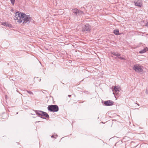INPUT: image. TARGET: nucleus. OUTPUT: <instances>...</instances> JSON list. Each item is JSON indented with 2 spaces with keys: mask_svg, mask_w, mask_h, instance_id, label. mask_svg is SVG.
<instances>
[{
  "mask_svg": "<svg viewBox=\"0 0 148 148\" xmlns=\"http://www.w3.org/2000/svg\"><path fill=\"white\" fill-rule=\"evenodd\" d=\"M145 26L148 27V22L146 23Z\"/></svg>",
  "mask_w": 148,
  "mask_h": 148,
  "instance_id": "b1692460",
  "label": "nucleus"
},
{
  "mask_svg": "<svg viewBox=\"0 0 148 148\" xmlns=\"http://www.w3.org/2000/svg\"><path fill=\"white\" fill-rule=\"evenodd\" d=\"M30 93V94H33V93Z\"/></svg>",
  "mask_w": 148,
  "mask_h": 148,
  "instance_id": "2f4dec72",
  "label": "nucleus"
},
{
  "mask_svg": "<svg viewBox=\"0 0 148 148\" xmlns=\"http://www.w3.org/2000/svg\"><path fill=\"white\" fill-rule=\"evenodd\" d=\"M114 102L111 100H107L105 101L103 105L106 106H111L112 105Z\"/></svg>",
  "mask_w": 148,
  "mask_h": 148,
  "instance_id": "6e6552de",
  "label": "nucleus"
},
{
  "mask_svg": "<svg viewBox=\"0 0 148 148\" xmlns=\"http://www.w3.org/2000/svg\"><path fill=\"white\" fill-rule=\"evenodd\" d=\"M47 109L49 111L51 112H56L58 111L59 108L56 105H51L48 106Z\"/></svg>",
  "mask_w": 148,
  "mask_h": 148,
  "instance_id": "f03ea898",
  "label": "nucleus"
},
{
  "mask_svg": "<svg viewBox=\"0 0 148 148\" xmlns=\"http://www.w3.org/2000/svg\"><path fill=\"white\" fill-rule=\"evenodd\" d=\"M143 66L139 64H135L133 67V69L136 72L140 73L143 72Z\"/></svg>",
  "mask_w": 148,
  "mask_h": 148,
  "instance_id": "f257e3e1",
  "label": "nucleus"
},
{
  "mask_svg": "<svg viewBox=\"0 0 148 148\" xmlns=\"http://www.w3.org/2000/svg\"><path fill=\"white\" fill-rule=\"evenodd\" d=\"M7 26H8V27H11L12 26V25L10 24H9L8 23Z\"/></svg>",
  "mask_w": 148,
  "mask_h": 148,
  "instance_id": "412c9836",
  "label": "nucleus"
},
{
  "mask_svg": "<svg viewBox=\"0 0 148 148\" xmlns=\"http://www.w3.org/2000/svg\"><path fill=\"white\" fill-rule=\"evenodd\" d=\"M31 22H32V19L31 18L29 15H26V16H25L24 22L23 23H29Z\"/></svg>",
  "mask_w": 148,
  "mask_h": 148,
  "instance_id": "39448f33",
  "label": "nucleus"
},
{
  "mask_svg": "<svg viewBox=\"0 0 148 148\" xmlns=\"http://www.w3.org/2000/svg\"><path fill=\"white\" fill-rule=\"evenodd\" d=\"M57 136H58L57 135H52L51 136V137L52 138H55V137H56V136L57 137Z\"/></svg>",
  "mask_w": 148,
  "mask_h": 148,
  "instance_id": "6ab92c4d",
  "label": "nucleus"
},
{
  "mask_svg": "<svg viewBox=\"0 0 148 148\" xmlns=\"http://www.w3.org/2000/svg\"><path fill=\"white\" fill-rule=\"evenodd\" d=\"M18 112H17L16 113V114H18Z\"/></svg>",
  "mask_w": 148,
  "mask_h": 148,
  "instance_id": "7c9ffc66",
  "label": "nucleus"
},
{
  "mask_svg": "<svg viewBox=\"0 0 148 148\" xmlns=\"http://www.w3.org/2000/svg\"><path fill=\"white\" fill-rule=\"evenodd\" d=\"M72 11L73 14L75 16H77L78 15H82L84 13L83 12L79 10L76 8L72 9Z\"/></svg>",
  "mask_w": 148,
  "mask_h": 148,
  "instance_id": "20e7f679",
  "label": "nucleus"
},
{
  "mask_svg": "<svg viewBox=\"0 0 148 148\" xmlns=\"http://www.w3.org/2000/svg\"><path fill=\"white\" fill-rule=\"evenodd\" d=\"M33 110L34 111L35 113L36 114L38 115V116H40V115L41 113V112H42V111L41 110Z\"/></svg>",
  "mask_w": 148,
  "mask_h": 148,
  "instance_id": "f8f14e48",
  "label": "nucleus"
},
{
  "mask_svg": "<svg viewBox=\"0 0 148 148\" xmlns=\"http://www.w3.org/2000/svg\"><path fill=\"white\" fill-rule=\"evenodd\" d=\"M111 53V54H113V55L118 57H119L121 55L118 53H116L114 52H112Z\"/></svg>",
  "mask_w": 148,
  "mask_h": 148,
  "instance_id": "4468645a",
  "label": "nucleus"
},
{
  "mask_svg": "<svg viewBox=\"0 0 148 148\" xmlns=\"http://www.w3.org/2000/svg\"><path fill=\"white\" fill-rule=\"evenodd\" d=\"M114 89L116 92H119L121 91V89L118 86H115Z\"/></svg>",
  "mask_w": 148,
  "mask_h": 148,
  "instance_id": "9b49d317",
  "label": "nucleus"
},
{
  "mask_svg": "<svg viewBox=\"0 0 148 148\" xmlns=\"http://www.w3.org/2000/svg\"><path fill=\"white\" fill-rule=\"evenodd\" d=\"M36 117H35V116H33V118H36Z\"/></svg>",
  "mask_w": 148,
  "mask_h": 148,
  "instance_id": "c756f323",
  "label": "nucleus"
},
{
  "mask_svg": "<svg viewBox=\"0 0 148 148\" xmlns=\"http://www.w3.org/2000/svg\"><path fill=\"white\" fill-rule=\"evenodd\" d=\"M91 29V26L88 24H86L83 27L82 31L85 33H87L89 32Z\"/></svg>",
  "mask_w": 148,
  "mask_h": 148,
  "instance_id": "7ed1b4c3",
  "label": "nucleus"
},
{
  "mask_svg": "<svg viewBox=\"0 0 148 148\" xmlns=\"http://www.w3.org/2000/svg\"><path fill=\"white\" fill-rule=\"evenodd\" d=\"M21 12H17L15 13V16L14 17V19L17 21L18 22V21H19V18H20Z\"/></svg>",
  "mask_w": 148,
  "mask_h": 148,
  "instance_id": "1a4fd4ad",
  "label": "nucleus"
},
{
  "mask_svg": "<svg viewBox=\"0 0 148 148\" xmlns=\"http://www.w3.org/2000/svg\"><path fill=\"white\" fill-rule=\"evenodd\" d=\"M7 98V96L6 95H5V98L6 99Z\"/></svg>",
  "mask_w": 148,
  "mask_h": 148,
  "instance_id": "a878e982",
  "label": "nucleus"
},
{
  "mask_svg": "<svg viewBox=\"0 0 148 148\" xmlns=\"http://www.w3.org/2000/svg\"><path fill=\"white\" fill-rule=\"evenodd\" d=\"M40 122V121H36V123H37V122Z\"/></svg>",
  "mask_w": 148,
  "mask_h": 148,
  "instance_id": "c85d7f7f",
  "label": "nucleus"
},
{
  "mask_svg": "<svg viewBox=\"0 0 148 148\" xmlns=\"http://www.w3.org/2000/svg\"><path fill=\"white\" fill-rule=\"evenodd\" d=\"M68 96L69 97H70L71 96V95H68Z\"/></svg>",
  "mask_w": 148,
  "mask_h": 148,
  "instance_id": "393cba45",
  "label": "nucleus"
},
{
  "mask_svg": "<svg viewBox=\"0 0 148 148\" xmlns=\"http://www.w3.org/2000/svg\"><path fill=\"white\" fill-rule=\"evenodd\" d=\"M25 91H26L27 92H28V93H29V92H32L30 91H29L28 90H26Z\"/></svg>",
  "mask_w": 148,
  "mask_h": 148,
  "instance_id": "5701e85b",
  "label": "nucleus"
},
{
  "mask_svg": "<svg viewBox=\"0 0 148 148\" xmlns=\"http://www.w3.org/2000/svg\"><path fill=\"white\" fill-rule=\"evenodd\" d=\"M31 115H35V114H32V113H31Z\"/></svg>",
  "mask_w": 148,
  "mask_h": 148,
  "instance_id": "bb28decb",
  "label": "nucleus"
},
{
  "mask_svg": "<svg viewBox=\"0 0 148 148\" xmlns=\"http://www.w3.org/2000/svg\"><path fill=\"white\" fill-rule=\"evenodd\" d=\"M11 3L12 5H14L15 3V0H10Z\"/></svg>",
  "mask_w": 148,
  "mask_h": 148,
  "instance_id": "f3484780",
  "label": "nucleus"
},
{
  "mask_svg": "<svg viewBox=\"0 0 148 148\" xmlns=\"http://www.w3.org/2000/svg\"><path fill=\"white\" fill-rule=\"evenodd\" d=\"M147 51V49L146 48H144L143 49L141 50L140 51L139 53H144L145 52Z\"/></svg>",
  "mask_w": 148,
  "mask_h": 148,
  "instance_id": "dca6fc26",
  "label": "nucleus"
},
{
  "mask_svg": "<svg viewBox=\"0 0 148 148\" xmlns=\"http://www.w3.org/2000/svg\"><path fill=\"white\" fill-rule=\"evenodd\" d=\"M114 33L116 35H119L120 34L119 33V30L118 29H114Z\"/></svg>",
  "mask_w": 148,
  "mask_h": 148,
  "instance_id": "2eb2a0df",
  "label": "nucleus"
},
{
  "mask_svg": "<svg viewBox=\"0 0 148 148\" xmlns=\"http://www.w3.org/2000/svg\"><path fill=\"white\" fill-rule=\"evenodd\" d=\"M7 24H8V23H7L6 22H3L2 23V25H3L4 26H7Z\"/></svg>",
  "mask_w": 148,
  "mask_h": 148,
  "instance_id": "a211bd4d",
  "label": "nucleus"
},
{
  "mask_svg": "<svg viewBox=\"0 0 148 148\" xmlns=\"http://www.w3.org/2000/svg\"><path fill=\"white\" fill-rule=\"evenodd\" d=\"M25 16H26V14H21L20 15V18H19V21H18V23H20L22 22L23 21L24 22Z\"/></svg>",
  "mask_w": 148,
  "mask_h": 148,
  "instance_id": "0eeeda50",
  "label": "nucleus"
},
{
  "mask_svg": "<svg viewBox=\"0 0 148 148\" xmlns=\"http://www.w3.org/2000/svg\"><path fill=\"white\" fill-rule=\"evenodd\" d=\"M135 5L139 7H140L142 5V3L141 1H138L136 2L134 1Z\"/></svg>",
  "mask_w": 148,
  "mask_h": 148,
  "instance_id": "9d476101",
  "label": "nucleus"
},
{
  "mask_svg": "<svg viewBox=\"0 0 148 148\" xmlns=\"http://www.w3.org/2000/svg\"><path fill=\"white\" fill-rule=\"evenodd\" d=\"M41 112V113L40 115V116H39L42 119H46V118L45 117H43V116H45L46 118H49V116L47 114V113L44 112L43 111H42V112Z\"/></svg>",
  "mask_w": 148,
  "mask_h": 148,
  "instance_id": "423d86ee",
  "label": "nucleus"
},
{
  "mask_svg": "<svg viewBox=\"0 0 148 148\" xmlns=\"http://www.w3.org/2000/svg\"><path fill=\"white\" fill-rule=\"evenodd\" d=\"M118 58H119L121 59L122 60H125V59L123 57H119Z\"/></svg>",
  "mask_w": 148,
  "mask_h": 148,
  "instance_id": "aec40b11",
  "label": "nucleus"
},
{
  "mask_svg": "<svg viewBox=\"0 0 148 148\" xmlns=\"http://www.w3.org/2000/svg\"><path fill=\"white\" fill-rule=\"evenodd\" d=\"M113 94L115 97L116 99H117V98L119 97L120 95V93H112Z\"/></svg>",
  "mask_w": 148,
  "mask_h": 148,
  "instance_id": "ddd939ff",
  "label": "nucleus"
},
{
  "mask_svg": "<svg viewBox=\"0 0 148 148\" xmlns=\"http://www.w3.org/2000/svg\"><path fill=\"white\" fill-rule=\"evenodd\" d=\"M136 104H137L138 106H139V104L137 103H136Z\"/></svg>",
  "mask_w": 148,
  "mask_h": 148,
  "instance_id": "cd10ccee",
  "label": "nucleus"
},
{
  "mask_svg": "<svg viewBox=\"0 0 148 148\" xmlns=\"http://www.w3.org/2000/svg\"><path fill=\"white\" fill-rule=\"evenodd\" d=\"M43 91H45V92H47L46 90H41V91H40V92H43Z\"/></svg>",
  "mask_w": 148,
  "mask_h": 148,
  "instance_id": "4be33fe9",
  "label": "nucleus"
}]
</instances>
